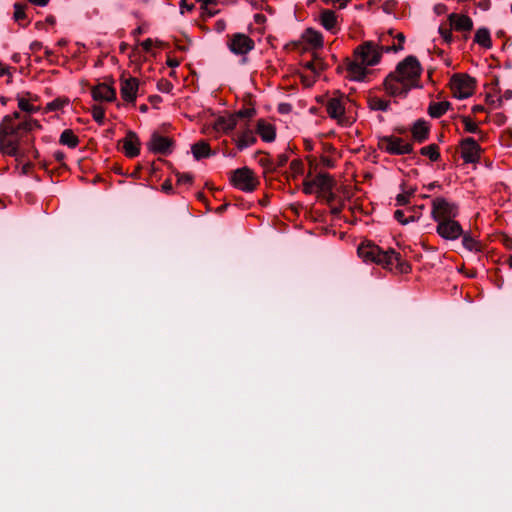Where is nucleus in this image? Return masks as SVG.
I'll use <instances>...</instances> for the list:
<instances>
[{"instance_id": "nucleus-49", "label": "nucleus", "mask_w": 512, "mask_h": 512, "mask_svg": "<svg viewBox=\"0 0 512 512\" xmlns=\"http://www.w3.org/2000/svg\"><path fill=\"white\" fill-rule=\"evenodd\" d=\"M321 163L326 166V167H333L334 166V162L332 159H330L329 157H322L321 158Z\"/></svg>"}, {"instance_id": "nucleus-57", "label": "nucleus", "mask_w": 512, "mask_h": 512, "mask_svg": "<svg viewBox=\"0 0 512 512\" xmlns=\"http://www.w3.org/2000/svg\"><path fill=\"white\" fill-rule=\"evenodd\" d=\"M397 38L399 40V43L397 45H401L403 47V42H404V39H405L404 35L402 33H399L397 35Z\"/></svg>"}, {"instance_id": "nucleus-47", "label": "nucleus", "mask_w": 512, "mask_h": 512, "mask_svg": "<svg viewBox=\"0 0 512 512\" xmlns=\"http://www.w3.org/2000/svg\"><path fill=\"white\" fill-rule=\"evenodd\" d=\"M326 3L338 4L340 9L347 6L349 0H324Z\"/></svg>"}, {"instance_id": "nucleus-63", "label": "nucleus", "mask_w": 512, "mask_h": 512, "mask_svg": "<svg viewBox=\"0 0 512 512\" xmlns=\"http://www.w3.org/2000/svg\"><path fill=\"white\" fill-rule=\"evenodd\" d=\"M6 73V70L5 69H1L0 70V75H4Z\"/></svg>"}, {"instance_id": "nucleus-9", "label": "nucleus", "mask_w": 512, "mask_h": 512, "mask_svg": "<svg viewBox=\"0 0 512 512\" xmlns=\"http://www.w3.org/2000/svg\"><path fill=\"white\" fill-rule=\"evenodd\" d=\"M379 146L392 155H404L412 152V144L397 136H385L380 139Z\"/></svg>"}, {"instance_id": "nucleus-2", "label": "nucleus", "mask_w": 512, "mask_h": 512, "mask_svg": "<svg viewBox=\"0 0 512 512\" xmlns=\"http://www.w3.org/2000/svg\"><path fill=\"white\" fill-rule=\"evenodd\" d=\"M401 50V45L382 46L373 41H365L355 48L353 57L346 60V78L351 81H364L368 74V67L377 65L383 53Z\"/></svg>"}, {"instance_id": "nucleus-15", "label": "nucleus", "mask_w": 512, "mask_h": 512, "mask_svg": "<svg viewBox=\"0 0 512 512\" xmlns=\"http://www.w3.org/2000/svg\"><path fill=\"white\" fill-rule=\"evenodd\" d=\"M313 184H315V188L317 192H320L324 195H328V199H333L332 190L335 186V180L327 173H319L313 179Z\"/></svg>"}, {"instance_id": "nucleus-30", "label": "nucleus", "mask_w": 512, "mask_h": 512, "mask_svg": "<svg viewBox=\"0 0 512 512\" xmlns=\"http://www.w3.org/2000/svg\"><path fill=\"white\" fill-rule=\"evenodd\" d=\"M368 103L369 107L375 111H387L389 108V102L387 100L376 96L370 97Z\"/></svg>"}, {"instance_id": "nucleus-16", "label": "nucleus", "mask_w": 512, "mask_h": 512, "mask_svg": "<svg viewBox=\"0 0 512 512\" xmlns=\"http://www.w3.org/2000/svg\"><path fill=\"white\" fill-rule=\"evenodd\" d=\"M448 20L450 27L455 31L469 32L473 29V21L467 15L451 13L448 16Z\"/></svg>"}, {"instance_id": "nucleus-11", "label": "nucleus", "mask_w": 512, "mask_h": 512, "mask_svg": "<svg viewBox=\"0 0 512 512\" xmlns=\"http://www.w3.org/2000/svg\"><path fill=\"white\" fill-rule=\"evenodd\" d=\"M348 102V98L341 96V97H333L328 100L326 105V110L328 115L337 120L338 123L345 125L348 124L349 121L346 119L345 116V105Z\"/></svg>"}, {"instance_id": "nucleus-28", "label": "nucleus", "mask_w": 512, "mask_h": 512, "mask_svg": "<svg viewBox=\"0 0 512 512\" xmlns=\"http://www.w3.org/2000/svg\"><path fill=\"white\" fill-rule=\"evenodd\" d=\"M59 142L69 148H75L79 143V139L72 130L66 129L61 133Z\"/></svg>"}, {"instance_id": "nucleus-37", "label": "nucleus", "mask_w": 512, "mask_h": 512, "mask_svg": "<svg viewBox=\"0 0 512 512\" xmlns=\"http://www.w3.org/2000/svg\"><path fill=\"white\" fill-rule=\"evenodd\" d=\"M451 29H452L451 27H444V26L439 27V33L446 43H450L453 39Z\"/></svg>"}, {"instance_id": "nucleus-55", "label": "nucleus", "mask_w": 512, "mask_h": 512, "mask_svg": "<svg viewBox=\"0 0 512 512\" xmlns=\"http://www.w3.org/2000/svg\"><path fill=\"white\" fill-rule=\"evenodd\" d=\"M407 218V221L408 223H411V222H415L419 219V216H416L414 214H411L410 216L406 217Z\"/></svg>"}, {"instance_id": "nucleus-3", "label": "nucleus", "mask_w": 512, "mask_h": 512, "mask_svg": "<svg viewBox=\"0 0 512 512\" xmlns=\"http://www.w3.org/2000/svg\"><path fill=\"white\" fill-rule=\"evenodd\" d=\"M20 114L14 112L6 115L0 122V153L5 156L18 158L22 156L21 142L23 132L31 131L37 122L33 120L17 122Z\"/></svg>"}, {"instance_id": "nucleus-40", "label": "nucleus", "mask_w": 512, "mask_h": 512, "mask_svg": "<svg viewBox=\"0 0 512 512\" xmlns=\"http://www.w3.org/2000/svg\"><path fill=\"white\" fill-rule=\"evenodd\" d=\"M303 192L305 194H312V193L316 192L315 184H313V179L305 180L303 182Z\"/></svg>"}, {"instance_id": "nucleus-39", "label": "nucleus", "mask_w": 512, "mask_h": 512, "mask_svg": "<svg viewBox=\"0 0 512 512\" xmlns=\"http://www.w3.org/2000/svg\"><path fill=\"white\" fill-rule=\"evenodd\" d=\"M193 177L191 174L185 173V174H177V183L178 184H184V185H190L192 183Z\"/></svg>"}, {"instance_id": "nucleus-32", "label": "nucleus", "mask_w": 512, "mask_h": 512, "mask_svg": "<svg viewBox=\"0 0 512 512\" xmlns=\"http://www.w3.org/2000/svg\"><path fill=\"white\" fill-rule=\"evenodd\" d=\"M69 104V99L65 97L56 98L53 101L47 103L46 109L48 111H57L61 110L65 106Z\"/></svg>"}, {"instance_id": "nucleus-35", "label": "nucleus", "mask_w": 512, "mask_h": 512, "mask_svg": "<svg viewBox=\"0 0 512 512\" xmlns=\"http://www.w3.org/2000/svg\"><path fill=\"white\" fill-rule=\"evenodd\" d=\"M415 190L411 189L409 191H404L400 193L396 197V205L404 206L410 202V198L414 195Z\"/></svg>"}, {"instance_id": "nucleus-21", "label": "nucleus", "mask_w": 512, "mask_h": 512, "mask_svg": "<svg viewBox=\"0 0 512 512\" xmlns=\"http://www.w3.org/2000/svg\"><path fill=\"white\" fill-rule=\"evenodd\" d=\"M237 121L236 116L229 115L227 117H219L214 122V129L218 132H228L236 127Z\"/></svg>"}, {"instance_id": "nucleus-10", "label": "nucleus", "mask_w": 512, "mask_h": 512, "mask_svg": "<svg viewBox=\"0 0 512 512\" xmlns=\"http://www.w3.org/2000/svg\"><path fill=\"white\" fill-rule=\"evenodd\" d=\"M461 224L454 219H449L437 223L436 232L444 240L455 241L463 235Z\"/></svg>"}, {"instance_id": "nucleus-12", "label": "nucleus", "mask_w": 512, "mask_h": 512, "mask_svg": "<svg viewBox=\"0 0 512 512\" xmlns=\"http://www.w3.org/2000/svg\"><path fill=\"white\" fill-rule=\"evenodd\" d=\"M139 90V81L137 78L124 75L120 78V94L121 98L130 104H135Z\"/></svg>"}, {"instance_id": "nucleus-27", "label": "nucleus", "mask_w": 512, "mask_h": 512, "mask_svg": "<svg viewBox=\"0 0 512 512\" xmlns=\"http://www.w3.org/2000/svg\"><path fill=\"white\" fill-rule=\"evenodd\" d=\"M474 42L484 48H490L492 41L489 30L487 28H479L475 33Z\"/></svg>"}, {"instance_id": "nucleus-17", "label": "nucleus", "mask_w": 512, "mask_h": 512, "mask_svg": "<svg viewBox=\"0 0 512 512\" xmlns=\"http://www.w3.org/2000/svg\"><path fill=\"white\" fill-rule=\"evenodd\" d=\"M91 94L96 101L112 102L116 99V90L106 83H100L94 86Z\"/></svg>"}, {"instance_id": "nucleus-42", "label": "nucleus", "mask_w": 512, "mask_h": 512, "mask_svg": "<svg viewBox=\"0 0 512 512\" xmlns=\"http://www.w3.org/2000/svg\"><path fill=\"white\" fill-rule=\"evenodd\" d=\"M394 217L402 225L408 224L407 218L405 217V213L403 210H400V209L396 210L394 212Z\"/></svg>"}, {"instance_id": "nucleus-36", "label": "nucleus", "mask_w": 512, "mask_h": 512, "mask_svg": "<svg viewBox=\"0 0 512 512\" xmlns=\"http://www.w3.org/2000/svg\"><path fill=\"white\" fill-rule=\"evenodd\" d=\"M14 19L19 23L26 19L25 5L21 3L14 4Z\"/></svg>"}, {"instance_id": "nucleus-31", "label": "nucleus", "mask_w": 512, "mask_h": 512, "mask_svg": "<svg viewBox=\"0 0 512 512\" xmlns=\"http://www.w3.org/2000/svg\"><path fill=\"white\" fill-rule=\"evenodd\" d=\"M420 153L424 156H427L431 161H437L440 157L438 147L435 144L421 148Z\"/></svg>"}, {"instance_id": "nucleus-24", "label": "nucleus", "mask_w": 512, "mask_h": 512, "mask_svg": "<svg viewBox=\"0 0 512 512\" xmlns=\"http://www.w3.org/2000/svg\"><path fill=\"white\" fill-rule=\"evenodd\" d=\"M320 22L326 30L333 32L337 25V16L332 10H324L320 14Z\"/></svg>"}, {"instance_id": "nucleus-6", "label": "nucleus", "mask_w": 512, "mask_h": 512, "mask_svg": "<svg viewBox=\"0 0 512 512\" xmlns=\"http://www.w3.org/2000/svg\"><path fill=\"white\" fill-rule=\"evenodd\" d=\"M230 181L235 188L243 192H253L259 184L254 172L248 167L234 170L231 173Z\"/></svg>"}, {"instance_id": "nucleus-18", "label": "nucleus", "mask_w": 512, "mask_h": 512, "mask_svg": "<svg viewBox=\"0 0 512 512\" xmlns=\"http://www.w3.org/2000/svg\"><path fill=\"white\" fill-rule=\"evenodd\" d=\"M122 143L124 153L127 157L133 158L139 155L140 141L136 133L128 131Z\"/></svg>"}, {"instance_id": "nucleus-22", "label": "nucleus", "mask_w": 512, "mask_h": 512, "mask_svg": "<svg viewBox=\"0 0 512 512\" xmlns=\"http://www.w3.org/2000/svg\"><path fill=\"white\" fill-rule=\"evenodd\" d=\"M303 40L311 45L313 48L323 47V36L320 32L314 29H306L302 36Z\"/></svg>"}, {"instance_id": "nucleus-5", "label": "nucleus", "mask_w": 512, "mask_h": 512, "mask_svg": "<svg viewBox=\"0 0 512 512\" xmlns=\"http://www.w3.org/2000/svg\"><path fill=\"white\" fill-rule=\"evenodd\" d=\"M459 214V207L456 203L444 197H435L431 202V217L435 222L454 219Z\"/></svg>"}, {"instance_id": "nucleus-53", "label": "nucleus", "mask_w": 512, "mask_h": 512, "mask_svg": "<svg viewBox=\"0 0 512 512\" xmlns=\"http://www.w3.org/2000/svg\"><path fill=\"white\" fill-rule=\"evenodd\" d=\"M42 48H43V45H42V43H41V42H37V41H36V42H33V43L31 44V49H32L33 51H35V52H36V51H40Z\"/></svg>"}, {"instance_id": "nucleus-20", "label": "nucleus", "mask_w": 512, "mask_h": 512, "mask_svg": "<svg viewBox=\"0 0 512 512\" xmlns=\"http://www.w3.org/2000/svg\"><path fill=\"white\" fill-rule=\"evenodd\" d=\"M429 126L424 120H417L412 127V136L414 140L421 143L428 138Z\"/></svg>"}, {"instance_id": "nucleus-62", "label": "nucleus", "mask_w": 512, "mask_h": 512, "mask_svg": "<svg viewBox=\"0 0 512 512\" xmlns=\"http://www.w3.org/2000/svg\"><path fill=\"white\" fill-rule=\"evenodd\" d=\"M135 34H140L141 33V29L140 28H137L135 31H134Z\"/></svg>"}, {"instance_id": "nucleus-51", "label": "nucleus", "mask_w": 512, "mask_h": 512, "mask_svg": "<svg viewBox=\"0 0 512 512\" xmlns=\"http://www.w3.org/2000/svg\"><path fill=\"white\" fill-rule=\"evenodd\" d=\"M226 23L223 20H219L216 22V30L217 32H223L225 30Z\"/></svg>"}, {"instance_id": "nucleus-56", "label": "nucleus", "mask_w": 512, "mask_h": 512, "mask_svg": "<svg viewBox=\"0 0 512 512\" xmlns=\"http://www.w3.org/2000/svg\"><path fill=\"white\" fill-rule=\"evenodd\" d=\"M167 64L170 66V67H176L178 66V61L177 60H174V59H169L167 61Z\"/></svg>"}, {"instance_id": "nucleus-29", "label": "nucleus", "mask_w": 512, "mask_h": 512, "mask_svg": "<svg viewBox=\"0 0 512 512\" xmlns=\"http://www.w3.org/2000/svg\"><path fill=\"white\" fill-rule=\"evenodd\" d=\"M462 237V244L463 246L469 250L474 252H480L482 247L481 243L476 240L470 233H464L461 236Z\"/></svg>"}, {"instance_id": "nucleus-64", "label": "nucleus", "mask_w": 512, "mask_h": 512, "mask_svg": "<svg viewBox=\"0 0 512 512\" xmlns=\"http://www.w3.org/2000/svg\"><path fill=\"white\" fill-rule=\"evenodd\" d=\"M141 111H146L147 107L145 105L141 106Z\"/></svg>"}, {"instance_id": "nucleus-45", "label": "nucleus", "mask_w": 512, "mask_h": 512, "mask_svg": "<svg viewBox=\"0 0 512 512\" xmlns=\"http://www.w3.org/2000/svg\"><path fill=\"white\" fill-rule=\"evenodd\" d=\"M154 45V42L152 39L148 38L140 43V46L143 48L145 52L151 51L152 47Z\"/></svg>"}, {"instance_id": "nucleus-43", "label": "nucleus", "mask_w": 512, "mask_h": 512, "mask_svg": "<svg viewBox=\"0 0 512 512\" xmlns=\"http://www.w3.org/2000/svg\"><path fill=\"white\" fill-rule=\"evenodd\" d=\"M158 88L162 92H170L172 89V84L167 80H163L158 83Z\"/></svg>"}, {"instance_id": "nucleus-46", "label": "nucleus", "mask_w": 512, "mask_h": 512, "mask_svg": "<svg viewBox=\"0 0 512 512\" xmlns=\"http://www.w3.org/2000/svg\"><path fill=\"white\" fill-rule=\"evenodd\" d=\"M253 114H254L253 109H244V110L238 111L235 116L244 118V117H251Z\"/></svg>"}, {"instance_id": "nucleus-38", "label": "nucleus", "mask_w": 512, "mask_h": 512, "mask_svg": "<svg viewBox=\"0 0 512 512\" xmlns=\"http://www.w3.org/2000/svg\"><path fill=\"white\" fill-rule=\"evenodd\" d=\"M18 107L25 112L34 111L33 105L27 99L24 98L18 100Z\"/></svg>"}, {"instance_id": "nucleus-8", "label": "nucleus", "mask_w": 512, "mask_h": 512, "mask_svg": "<svg viewBox=\"0 0 512 512\" xmlns=\"http://www.w3.org/2000/svg\"><path fill=\"white\" fill-rule=\"evenodd\" d=\"M450 86L456 98L465 99L473 94L475 81L467 75L455 74L450 80Z\"/></svg>"}, {"instance_id": "nucleus-48", "label": "nucleus", "mask_w": 512, "mask_h": 512, "mask_svg": "<svg viewBox=\"0 0 512 512\" xmlns=\"http://www.w3.org/2000/svg\"><path fill=\"white\" fill-rule=\"evenodd\" d=\"M288 161V157L286 154H280L277 156V166H284Z\"/></svg>"}, {"instance_id": "nucleus-33", "label": "nucleus", "mask_w": 512, "mask_h": 512, "mask_svg": "<svg viewBox=\"0 0 512 512\" xmlns=\"http://www.w3.org/2000/svg\"><path fill=\"white\" fill-rule=\"evenodd\" d=\"M462 121H463L464 128H465L466 132L478 133L479 134V140L483 139L482 132L478 130V125L473 120H471L468 117H463Z\"/></svg>"}, {"instance_id": "nucleus-41", "label": "nucleus", "mask_w": 512, "mask_h": 512, "mask_svg": "<svg viewBox=\"0 0 512 512\" xmlns=\"http://www.w3.org/2000/svg\"><path fill=\"white\" fill-rule=\"evenodd\" d=\"M179 7H180V12L182 14H184L185 12H191L195 6L193 3H188L186 0H181Z\"/></svg>"}, {"instance_id": "nucleus-23", "label": "nucleus", "mask_w": 512, "mask_h": 512, "mask_svg": "<svg viewBox=\"0 0 512 512\" xmlns=\"http://www.w3.org/2000/svg\"><path fill=\"white\" fill-rule=\"evenodd\" d=\"M191 151L196 160L211 156V149L206 141H198L191 146Z\"/></svg>"}, {"instance_id": "nucleus-34", "label": "nucleus", "mask_w": 512, "mask_h": 512, "mask_svg": "<svg viewBox=\"0 0 512 512\" xmlns=\"http://www.w3.org/2000/svg\"><path fill=\"white\" fill-rule=\"evenodd\" d=\"M91 113H92L93 119L98 124L102 125L104 123L105 110L103 109V107L95 105V106L92 107Z\"/></svg>"}, {"instance_id": "nucleus-13", "label": "nucleus", "mask_w": 512, "mask_h": 512, "mask_svg": "<svg viewBox=\"0 0 512 512\" xmlns=\"http://www.w3.org/2000/svg\"><path fill=\"white\" fill-rule=\"evenodd\" d=\"M461 157L466 163L477 162L480 158L481 148L474 138L468 137L461 141Z\"/></svg>"}, {"instance_id": "nucleus-54", "label": "nucleus", "mask_w": 512, "mask_h": 512, "mask_svg": "<svg viewBox=\"0 0 512 512\" xmlns=\"http://www.w3.org/2000/svg\"><path fill=\"white\" fill-rule=\"evenodd\" d=\"M483 111H484V107L482 105H475L472 108V112L475 113V114L483 112Z\"/></svg>"}, {"instance_id": "nucleus-59", "label": "nucleus", "mask_w": 512, "mask_h": 512, "mask_svg": "<svg viewBox=\"0 0 512 512\" xmlns=\"http://www.w3.org/2000/svg\"><path fill=\"white\" fill-rule=\"evenodd\" d=\"M44 53L47 58L52 54L51 50H49L48 48L44 49Z\"/></svg>"}, {"instance_id": "nucleus-44", "label": "nucleus", "mask_w": 512, "mask_h": 512, "mask_svg": "<svg viewBox=\"0 0 512 512\" xmlns=\"http://www.w3.org/2000/svg\"><path fill=\"white\" fill-rule=\"evenodd\" d=\"M512 99V90L507 89L503 92V94L498 98V106H501L503 100H511Z\"/></svg>"}, {"instance_id": "nucleus-52", "label": "nucleus", "mask_w": 512, "mask_h": 512, "mask_svg": "<svg viewBox=\"0 0 512 512\" xmlns=\"http://www.w3.org/2000/svg\"><path fill=\"white\" fill-rule=\"evenodd\" d=\"M32 4L44 7L49 3V0H29Z\"/></svg>"}, {"instance_id": "nucleus-1", "label": "nucleus", "mask_w": 512, "mask_h": 512, "mask_svg": "<svg viewBox=\"0 0 512 512\" xmlns=\"http://www.w3.org/2000/svg\"><path fill=\"white\" fill-rule=\"evenodd\" d=\"M423 67L417 57L409 55L400 61L384 80V89L392 97L405 98L412 89L422 88Z\"/></svg>"}, {"instance_id": "nucleus-14", "label": "nucleus", "mask_w": 512, "mask_h": 512, "mask_svg": "<svg viewBox=\"0 0 512 512\" xmlns=\"http://www.w3.org/2000/svg\"><path fill=\"white\" fill-rule=\"evenodd\" d=\"M149 151L155 154H169L172 151L173 141L168 137L161 136L157 133L152 134L148 144Z\"/></svg>"}, {"instance_id": "nucleus-25", "label": "nucleus", "mask_w": 512, "mask_h": 512, "mask_svg": "<svg viewBox=\"0 0 512 512\" xmlns=\"http://www.w3.org/2000/svg\"><path fill=\"white\" fill-rule=\"evenodd\" d=\"M450 106L448 101L432 102L428 107V113L433 118H439L449 110Z\"/></svg>"}, {"instance_id": "nucleus-19", "label": "nucleus", "mask_w": 512, "mask_h": 512, "mask_svg": "<svg viewBox=\"0 0 512 512\" xmlns=\"http://www.w3.org/2000/svg\"><path fill=\"white\" fill-rule=\"evenodd\" d=\"M257 132L261 139L265 142H272L276 137V130L274 125L260 120L257 125Z\"/></svg>"}, {"instance_id": "nucleus-50", "label": "nucleus", "mask_w": 512, "mask_h": 512, "mask_svg": "<svg viewBox=\"0 0 512 512\" xmlns=\"http://www.w3.org/2000/svg\"><path fill=\"white\" fill-rule=\"evenodd\" d=\"M162 190L165 192H170L172 190V183L170 180H166L162 184Z\"/></svg>"}, {"instance_id": "nucleus-4", "label": "nucleus", "mask_w": 512, "mask_h": 512, "mask_svg": "<svg viewBox=\"0 0 512 512\" xmlns=\"http://www.w3.org/2000/svg\"><path fill=\"white\" fill-rule=\"evenodd\" d=\"M357 252L364 262L376 263L385 269L402 274L411 270V266L393 249L383 251L372 242H363L359 245Z\"/></svg>"}, {"instance_id": "nucleus-61", "label": "nucleus", "mask_w": 512, "mask_h": 512, "mask_svg": "<svg viewBox=\"0 0 512 512\" xmlns=\"http://www.w3.org/2000/svg\"><path fill=\"white\" fill-rule=\"evenodd\" d=\"M435 187V183H431L428 185V189H433Z\"/></svg>"}, {"instance_id": "nucleus-60", "label": "nucleus", "mask_w": 512, "mask_h": 512, "mask_svg": "<svg viewBox=\"0 0 512 512\" xmlns=\"http://www.w3.org/2000/svg\"><path fill=\"white\" fill-rule=\"evenodd\" d=\"M508 265L512 268V255L508 258Z\"/></svg>"}, {"instance_id": "nucleus-7", "label": "nucleus", "mask_w": 512, "mask_h": 512, "mask_svg": "<svg viewBox=\"0 0 512 512\" xmlns=\"http://www.w3.org/2000/svg\"><path fill=\"white\" fill-rule=\"evenodd\" d=\"M227 47L237 56H246L255 48V41L245 33H233L227 37Z\"/></svg>"}, {"instance_id": "nucleus-26", "label": "nucleus", "mask_w": 512, "mask_h": 512, "mask_svg": "<svg viewBox=\"0 0 512 512\" xmlns=\"http://www.w3.org/2000/svg\"><path fill=\"white\" fill-rule=\"evenodd\" d=\"M256 142V137L252 130L244 131L237 139L236 146L239 150L246 149Z\"/></svg>"}, {"instance_id": "nucleus-58", "label": "nucleus", "mask_w": 512, "mask_h": 512, "mask_svg": "<svg viewBox=\"0 0 512 512\" xmlns=\"http://www.w3.org/2000/svg\"><path fill=\"white\" fill-rule=\"evenodd\" d=\"M55 157H56L57 160H62L64 155L61 152H57V153H55Z\"/></svg>"}]
</instances>
